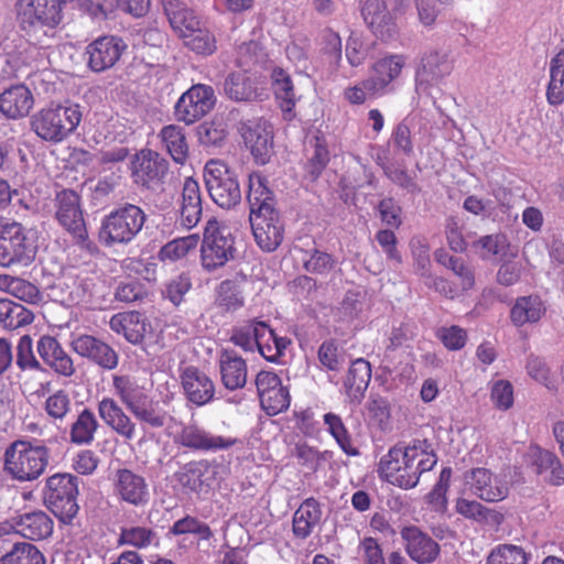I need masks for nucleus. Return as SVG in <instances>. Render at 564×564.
Segmentation results:
<instances>
[{
    "label": "nucleus",
    "instance_id": "nucleus-13",
    "mask_svg": "<svg viewBox=\"0 0 564 564\" xmlns=\"http://www.w3.org/2000/svg\"><path fill=\"white\" fill-rule=\"evenodd\" d=\"M361 15L373 35L383 42L397 37L399 29L395 17L389 11L384 0H366L361 7Z\"/></svg>",
    "mask_w": 564,
    "mask_h": 564
},
{
    "label": "nucleus",
    "instance_id": "nucleus-12",
    "mask_svg": "<svg viewBox=\"0 0 564 564\" xmlns=\"http://www.w3.org/2000/svg\"><path fill=\"white\" fill-rule=\"evenodd\" d=\"M175 442L183 447L202 451L218 452L226 451L238 443L236 437L217 435L197 424L184 425L176 435Z\"/></svg>",
    "mask_w": 564,
    "mask_h": 564
},
{
    "label": "nucleus",
    "instance_id": "nucleus-46",
    "mask_svg": "<svg viewBox=\"0 0 564 564\" xmlns=\"http://www.w3.org/2000/svg\"><path fill=\"white\" fill-rule=\"evenodd\" d=\"M435 259L438 263L451 269L456 275L460 278L463 290H469L474 286V274L465 264V261L462 257L449 253L447 249H436Z\"/></svg>",
    "mask_w": 564,
    "mask_h": 564
},
{
    "label": "nucleus",
    "instance_id": "nucleus-23",
    "mask_svg": "<svg viewBox=\"0 0 564 564\" xmlns=\"http://www.w3.org/2000/svg\"><path fill=\"white\" fill-rule=\"evenodd\" d=\"M252 234L258 247H280L284 237V227L279 212L272 214L250 216Z\"/></svg>",
    "mask_w": 564,
    "mask_h": 564
},
{
    "label": "nucleus",
    "instance_id": "nucleus-14",
    "mask_svg": "<svg viewBox=\"0 0 564 564\" xmlns=\"http://www.w3.org/2000/svg\"><path fill=\"white\" fill-rule=\"evenodd\" d=\"M70 347L77 355L105 370H113L118 366L119 356L116 350L95 336L86 334L75 336Z\"/></svg>",
    "mask_w": 564,
    "mask_h": 564
},
{
    "label": "nucleus",
    "instance_id": "nucleus-48",
    "mask_svg": "<svg viewBox=\"0 0 564 564\" xmlns=\"http://www.w3.org/2000/svg\"><path fill=\"white\" fill-rule=\"evenodd\" d=\"M323 419L328 432L336 440L343 452L349 456H357L359 451L352 446L350 435L340 416L334 413H326Z\"/></svg>",
    "mask_w": 564,
    "mask_h": 564
},
{
    "label": "nucleus",
    "instance_id": "nucleus-40",
    "mask_svg": "<svg viewBox=\"0 0 564 564\" xmlns=\"http://www.w3.org/2000/svg\"><path fill=\"white\" fill-rule=\"evenodd\" d=\"M34 321V314L20 303L9 299H0V324L7 329H18L30 325Z\"/></svg>",
    "mask_w": 564,
    "mask_h": 564
},
{
    "label": "nucleus",
    "instance_id": "nucleus-57",
    "mask_svg": "<svg viewBox=\"0 0 564 564\" xmlns=\"http://www.w3.org/2000/svg\"><path fill=\"white\" fill-rule=\"evenodd\" d=\"M198 135L205 145H219L227 137L226 123L221 119L205 121L198 128Z\"/></svg>",
    "mask_w": 564,
    "mask_h": 564
},
{
    "label": "nucleus",
    "instance_id": "nucleus-11",
    "mask_svg": "<svg viewBox=\"0 0 564 564\" xmlns=\"http://www.w3.org/2000/svg\"><path fill=\"white\" fill-rule=\"evenodd\" d=\"M240 133L254 161L268 163L273 150L272 126L263 119L248 120L241 124Z\"/></svg>",
    "mask_w": 564,
    "mask_h": 564
},
{
    "label": "nucleus",
    "instance_id": "nucleus-55",
    "mask_svg": "<svg viewBox=\"0 0 564 564\" xmlns=\"http://www.w3.org/2000/svg\"><path fill=\"white\" fill-rule=\"evenodd\" d=\"M366 78L356 85L348 86L343 91L344 99L352 106L364 105L368 99L381 96L378 89Z\"/></svg>",
    "mask_w": 564,
    "mask_h": 564
},
{
    "label": "nucleus",
    "instance_id": "nucleus-58",
    "mask_svg": "<svg viewBox=\"0 0 564 564\" xmlns=\"http://www.w3.org/2000/svg\"><path fill=\"white\" fill-rule=\"evenodd\" d=\"M36 256V249H0V265L3 268H24Z\"/></svg>",
    "mask_w": 564,
    "mask_h": 564
},
{
    "label": "nucleus",
    "instance_id": "nucleus-43",
    "mask_svg": "<svg viewBox=\"0 0 564 564\" xmlns=\"http://www.w3.org/2000/svg\"><path fill=\"white\" fill-rule=\"evenodd\" d=\"M405 446L395 445L380 458L378 465L379 477L394 486V478L399 477L405 470Z\"/></svg>",
    "mask_w": 564,
    "mask_h": 564
},
{
    "label": "nucleus",
    "instance_id": "nucleus-6",
    "mask_svg": "<svg viewBox=\"0 0 564 564\" xmlns=\"http://www.w3.org/2000/svg\"><path fill=\"white\" fill-rule=\"evenodd\" d=\"M144 220V212L139 206L128 204L104 218L99 240L104 243H128L142 229Z\"/></svg>",
    "mask_w": 564,
    "mask_h": 564
},
{
    "label": "nucleus",
    "instance_id": "nucleus-32",
    "mask_svg": "<svg viewBox=\"0 0 564 564\" xmlns=\"http://www.w3.org/2000/svg\"><path fill=\"white\" fill-rule=\"evenodd\" d=\"M370 380V362L364 358L354 360L344 380V388L351 401L361 402Z\"/></svg>",
    "mask_w": 564,
    "mask_h": 564
},
{
    "label": "nucleus",
    "instance_id": "nucleus-47",
    "mask_svg": "<svg viewBox=\"0 0 564 564\" xmlns=\"http://www.w3.org/2000/svg\"><path fill=\"white\" fill-rule=\"evenodd\" d=\"M156 261L149 250L143 251L139 257H130L123 260L122 269L128 274H137L145 281L151 282L156 279Z\"/></svg>",
    "mask_w": 564,
    "mask_h": 564
},
{
    "label": "nucleus",
    "instance_id": "nucleus-18",
    "mask_svg": "<svg viewBox=\"0 0 564 564\" xmlns=\"http://www.w3.org/2000/svg\"><path fill=\"white\" fill-rule=\"evenodd\" d=\"M469 490L478 498L495 502L508 496V487L496 475L486 468H473L465 474Z\"/></svg>",
    "mask_w": 564,
    "mask_h": 564
},
{
    "label": "nucleus",
    "instance_id": "nucleus-19",
    "mask_svg": "<svg viewBox=\"0 0 564 564\" xmlns=\"http://www.w3.org/2000/svg\"><path fill=\"white\" fill-rule=\"evenodd\" d=\"M34 106V97L24 84H15L0 93V112L10 120L29 116Z\"/></svg>",
    "mask_w": 564,
    "mask_h": 564
},
{
    "label": "nucleus",
    "instance_id": "nucleus-3",
    "mask_svg": "<svg viewBox=\"0 0 564 564\" xmlns=\"http://www.w3.org/2000/svg\"><path fill=\"white\" fill-rule=\"evenodd\" d=\"M78 477L72 474H55L46 479L43 490L44 505L63 523H70L79 506Z\"/></svg>",
    "mask_w": 564,
    "mask_h": 564
},
{
    "label": "nucleus",
    "instance_id": "nucleus-61",
    "mask_svg": "<svg viewBox=\"0 0 564 564\" xmlns=\"http://www.w3.org/2000/svg\"><path fill=\"white\" fill-rule=\"evenodd\" d=\"M17 366L22 370H40L41 364L33 352V341L29 335H23L17 347Z\"/></svg>",
    "mask_w": 564,
    "mask_h": 564
},
{
    "label": "nucleus",
    "instance_id": "nucleus-29",
    "mask_svg": "<svg viewBox=\"0 0 564 564\" xmlns=\"http://www.w3.org/2000/svg\"><path fill=\"white\" fill-rule=\"evenodd\" d=\"M321 503L314 498L305 499L293 513L292 532L295 538L305 540L319 524L322 519Z\"/></svg>",
    "mask_w": 564,
    "mask_h": 564
},
{
    "label": "nucleus",
    "instance_id": "nucleus-21",
    "mask_svg": "<svg viewBox=\"0 0 564 564\" xmlns=\"http://www.w3.org/2000/svg\"><path fill=\"white\" fill-rule=\"evenodd\" d=\"M37 352L45 365L57 375L69 378L75 373L76 369L72 357L55 337L42 336L37 341Z\"/></svg>",
    "mask_w": 564,
    "mask_h": 564
},
{
    "label": "nucleus",
    "instance_id": "nucleus-4",
    "mask_svg": "<svg viewBox=\"0 0 564 564\" xmlns=\"http://www.w3.org/2000/svg\"><path fill=\"white\" fill-rule=\"evenodd\" d=\"M112 384L121 402L138 420L152 427H162L165 424V415L154 409L151 398L135 379L113 376Z\"/></svg>",
    "mask_w": 564,
    "mask_h": 564
},
{
    "label": "nucleus",
    "instance_id": "nucleus-56",
    "mask_svg": "<svg viewBox=\"0 0 564 564\" xmlns=\"http://www.w3.org/2000/svg\"><path fill=\"white\" fill-rule=\"evenodd\" d=\"M329 151L323 137H315L314 151L306 164L307 172L317 178L329 162Z\"/></svg>",
    "mask_w": 564,
    "mask_h": 564
},
{
    "label": "nucleus",
    "instance_id": "nucleus-17",
    "mask_svg": "<svg viewBox=\"0 0 564 564\" xmlns=\"http://www.w3.org/2000/svg\"><path fill=\"white\" fill-rule=\"evenodd\" d=\"M406 554L419 564L434 562L441 552L440 545L416 525L403 527L400 531Z\"/></svg>",
    "mask_w": 564,
    "mask_h": 564
},
{
    "label": "nucleus",
    "instance_id": "nucleus-15",
    "mask_svg": "<svg viewBox=\"0 0 564 564\" xmlns=\"http://www.w3.org/2000/svg\"><path fill=\"white\" fill-rule=\"evenodd\" d=\"M3 525L9 530L32 541L45 540L52 535L54 522L52 518L43 510H32L17 514Z\"/></svg>",
    "mask_w": 564,
    "mask_h": 564
},
{
    "label": "nucleus",
    "instance_id": "nucleus-53",
    "mask_svg": "<svg viewBox=\"0 0 564 564\" xmlns=\"http://www.w3.org/2000/svg\"><path fill=\"white\" fill-rule=\"evenodd\" d=\"M261 408L269 415H276L290 406V393L286 387L282 384L274 390L264 393L259 398Z\"/></svg>",
    "mask_w": 564,
    "mask_h": 564
},
{
    "label": "nucleus",
    "instance_id": "nucleus-27",
    "mask_svg": "<svg viewBox=\"0 0 564 564\" xmlns=\"http://www.w3.org/2000/svg\"><path fill=\"white\" fill-rule=\"evenodd\" d=\"M202 213L199 184L193 177H186L183 183L180 200V220L182 226L188 229L195 227L202 218Z\"/></svg>",
    "mask_w": 564,
    "mask_h": 564
},
{
    "label": "nucleus",
    "instance_id": "nucleus-38",
    "mask_svg": "<svg viewBox=\"0 0 564 564\" xmlns=\"http://www.w3.org/2000/svg\"><path fill=\"white\" fill-rule=\"evenodd\" d=\"M160 138L173 161L184 164L188 158V144L183 128L176 124L165 126Z\"/></svg>",
    "mask_w": 564,
    "mask_h": 564
},
{
    "label": "nucleus",
    "instance_id": "nucleus-54",
    "mask_svg": "<svg viewBox=\"0 0 564 564\" xmlns=\"http://www.w3.org/2000/svg\"><path fill=\"white\" fill-rule=\"evenodd\" d=\"M423 73L431 79H441L451 74L453 66L447 55L438 52H430L422 58Z\"/></svg>",
    "mask_w": 564,
    "mask_h": 564
},
{
    "label": "nucleus",
    "instance_id": "nucleus-51",
    "mask_svg": "<svg viewBox=\"0 0 564 564\" xmlns=\"http://www.w3.org/2000/svg\"><path fill=\"white\" fill-rule=\"evenodd\" d=\"M527 552L513 544H500L491 550L487 564H527Z\"/></svg>",
    "mask_w": 564,
    "mask_h": 564
},
{
    "label": "nucleus",
    "instance_id": "nucleus-34",
    "mask_svg": "<svg viewBox=\"0 0 564 564\" xmlns=\"http://www.w3.org/2000/svg\"><path fill=\"white\" fill-rule=\"evenodd\" d=\"M89 4L88 9L93 15L99 14L106 18L109 13L120 9L135 18L147 14L150 0H86Z\"/></svg>",
    "mask_w": 564,
    "mask_h": 564
},
{
    "label": "nucleus",
    "instance_id": "nucleus-22",
    "mask_svg": "<svg viewBox=\"0 0 564 564\" xmlns=\"http://www.w3.org/2000/svg\"><path fill=\"white\" fill-rule=\"evenodd\" d=\"M270 80L271 89L283 118L292 120L295 117L294 109L297 98L291 75L284 68L275 66L271 70Z\"/></svg>",
    "mask_w": 564,
    "mask_h": 564
},
{
    "label": "nucleus",
    "instance_id": "nucleus-62",
    "mask_svg": "<svg viewBox=\"0 0 564 564\" xmlns=\"http://www.w3.org/2000/svg\"><path fill=\"white\" fill-rule=\"evenodd\" d=\"M436 337L449 350L462 349L467 341V332L456 325L442 326L436 330Z\"/></svg>",
    "mask_w": 564,
    "mask_h": 564
},
{
    "label": "nucleus",
    "instance_id": "nucleus-52",
    "mask_svg": "<svg viewBox=\"0 0 564 564\" xmlns=\"http://www.w3.org/2000/svg\"><path fill=\"white\" fill-rule=\"evenodd\" d=\"M115 300L126 304L141 303L148 297L147 286L137 280L121 281L115 290Z\"/></svg>",
    "mask_w": 564,
    "mask_h": 564
},
{
    "label": "nucleus",
    "instance_id": "nucleus-30",
    "mask_svg": "<svg viewBox=\"0 0 564 564\" xmlns=\"http://www.w3.org/2000/svg\"><path fill=\"white\" fill-rule=\"evenodd\" d=\"M164 14L173 31L182 37L200 24V20L194 10L181 0H161Z\"/></svg>",
    "mask_w": 564,
    "mask_h": 564
},
{
    "label": "nucleus",
    "instance_id": "nucleus-31",
    "mask_svg": "<svg viewBox=\"0 0 564 564\" xmlns=\"http://www.w3.org/2000/svg\"><path fill=\"white\" fill-rule=\"evenodd\" d=\"M221 382L228 390H237L247 382V364L235 351L223 350L219 357Z\"/></svg>",
    "mask_w": 564,
    "mask_h": 564
},
{
    "label": "nucleus",
    "instance_id": "nucleus-36",
    "mask_svg": "<svg viewBox=\"0 0 564 564\" xmlns=\"http://www.w3.org/2000/svg\"><path fill=\"white\" fill-rule=\"evenodd\" d=\"M98 427L95 413L84 408L70 424L69 441L75 445H89L94 442Z\"/></svg>",
    "mask_w": 564,
    "mask_h": 564
},
{
    "label": "nucleus",
    "instance_id": "nucleus-64",
    "mask_svg": "<svg viewBox=\"0 0 564 564\" xmlns=\"http://www.w3.org/2000/svg\"><path fill=\"white\" fill-rule=\"evenodd\" d=\"M304 267L307 271L323 273L333 267V258L319 249H306L303 257Z\"/></svg>",
    "mask_w": 564,
    "mask_h": 564
},
{
    "label": "nucleus",
    "instance_id": "nucleus-41",
    "mask_svg": "<svg viewBox=\"0 0 564 564\" xmlns=\"http://www.w3.org/2000/svg\"><path fill=\"white\" fill-rule=\"evenodd\" d=\"M214 304L221 312H236L245 305L243 292L234 280H224L215 289Z\"/></svg>",
    "mask_w": 564,
    "mask_h": 564
},
{
    "label": "nucleus",
    "instance_id": "nucleus-10",
    "mask_svg": "<svg viewBox=\"0 0 564 564\" xmlns=\"http://www.w3.org/2000/svg\"><path fill=\"white\" fill-rule=\"evenodd\" d=\"M169 171L167 161L158 152L143 149L131 161V176L137 185L155 188L163 183Z\"/></svg>",
    "mask_w": 564,
    "mask_h": 564
},
{
    "label": "nucleus",
    "instance_id": "nucleus-33",
    "mask_svg": "<svg viewBox=\"0 0 564 564\" xmlns=\"http://www.w3.org/2000/svg\"><path fill=\"white\" fill-rule=\"evenodd\" d=\"M111 330L122 334L131 344H140L147 333V323L139 312L115 314L109 322Z\"/></svg>",
    "mask_w": 564,
    "mask_h": 564
},
{
    "label": "nucleus",
    "instance_id": "nucleus-2",
    "mask_svg": "<svg viewBox=\"0 0 564 564\" xmlns=\"http://www.w3.org/2000/svg\"><path fill=\"white\" fill-rule=\"evenodd\" d=\"M48 458L50 451L45 445L17 441L6 451L4 470L18 481H33L44 473Z\"/></svg>",
    "mask_w": 564,
    "mask_h": 564
},
{
    "label": "nucleus",
    "instance_id": "nucleus-44",
    "mask_svg": "<svg viewBox=\"0 0 564 564\" xmlns=\"http://www.w3.org/2000/svg\"><path fill=\"white\" fill-rule=\"evenodd\" d=\"M181 39H183L184 45L197 55L210 56L217 51L215 35L208 29L202 28L200 24Z\"/></svg>",
    "mask_w": 564,
    "mask_h": 564
},
{
    "label": "nucleus",
    "instance_id": "nucleus-60",
    "mask_svg": "<svg viewBox=\"0 0 564 564\" xmlns=\"http://www.w3.org/2000/svg\"><path fill=\"white\" fill-rule=\"evenodd\" d=\"M204 473L198 463L192 462L184 465L178 473L176 479L183 488L194 492H199L203 488Z\"/></svg>",
    "mask_w": 564,
    "mask_h": 564
},
{
    "label": "nucleus",
    "instance_id": "nucleus-26",
    "mask_svg": "<svg viewBox=\"0 0 564 564\" xmlns=\"http://www.w3.org/2000/svg\"><path fill=\"white\" fill-rule=\"evenodd\" d=\"M182 386L187 399L196 404L208 403L215 393L213 381L196 367H186L181 376Z\"/></svg>",
    "mask_w": 564,
    "mask_h": 564
},
{
    "label": "nucleus",
    "instance_id": "nucleus-24",
    "mask_svg": "<svg viewBox=\"0 0 564 564\" xmlns=\"http://www.w3.org/2000/svg\"><path fill=\"white\" fill-rule=\"evenodd\" d=\"M405 66V56L402 54H387L377 59L370 67L372 76L370 84L383 95L389 86L397 80Z\"/></svg>",
    "mask_w": 564,
    "mask_h": 564
},
{
    "label": "nucleus",
    "instance_id": "nucleus-42",
    "mask_svg": "<svg viewBox=\"0 0 564 564\" xmlns=\"http://www.w3.org/2000/svg\"><path fill=\"white\" fill-rule=\"evenodd\" d=\"M224 88L231 100L251 101L258 97L253 80L242 72L230 73L225 79Z\"/></svg>",
    "mask_w": 564,
    "mask_h": 564
},
{
    "label": "nucleus",
    "instance_id": "nucleus-37",
    "mask_svg": "<svg viewBox=\"0 0 564 564\" xmlns=\"http://www.w3.org/2000/svg\"><path fill=\"white\" fill-rule=\"evenodd\" d=\"M545 96L551 106L564 102V47L550 61V80Z\"/></svg>",
    "mask_w": 564,
    "mask_h": 564
},
{
    "label": "nucleus",
    "instance_id": "nucleus-49",
    "mask_svg": "<svg viewBox=\"0 0 564 564\" xmlns=\"http://www.w3.org/2000/svg\"><path fill=\"white\" fill-rule=\"evenodd\" d=\"M44 411L53 422H64L72 412V400L65 390H57L44 402Z\"/></svg>",
    "mask_w": 564,
    "mask_h": 564
},
{
    "label": "nucleus",
    "instance_id": "nucleus-50",
    "mask_svg": "<svg viewBox=\"0 0 564 564\" xmlns=\"http://www.w3.org/2000/svg\"><path fill=\"white\" fill-rule=\"evenodd\" d=\"M234 236L230 228L212 218L207 221L202 247H232Z\"/></svg>",
    "mask_w": 564,
    "mask_h": 564
},
{
    "label": "nucleus",
    "instance_id": "nucleus-1",
    "mask_svg": "<svg viewBox=\"0 0 564 564\" xmlns=\"http://www.w3.org/2000/svg\"><path fill=\"white\" fill-rule=\"evenodd\" d=\"M80 121L82 111L78 105H56L36 111L30 119V127L40 139L58 143L74 132Z\"/></svg>",
    "mask_w": 564,
    "mask_h": 564
},
{
    "label": "nucleus",
    "instance_id": "nucleus-63",
    "mask_svg": "<svg viewBox=\"0 0 564 564\" xmlns=\"http://www.w3.org/2000/svg\"><path fill=\"white\" fill-rule=\"evenodd\" d=\"M0 242L11 247H26V235L21 224L0 218Z\"/></svg>",
    "mask_w": 564,
    "mask_h": 564
},
{
    "label": "nucleus",
    "instance_id": "nucleus-25",
    "mask_svg": "<svg viewBox=\"0 0 564 564\" xmlns=\"http://www.w3.org/2000/svg\"><path fill=\"white\" fill-rule=\"evenodd\" d=\"M247 199L250 206V216L270 215L276 209L275 197L268 186V180L258 172L249 174Z\"/></svg>",
    "mask_w": 564,
    "mask_h": 564
},
{
    "label": "nucleus",
    "instance_id": "nucleus-45",
    "mask_svg": "<svg viewBox=\"0 0 564 564\" xmlns=\"http://www.w3.org/2000/svg\"><path fill=\"white\" fill-rule=\"evenodd\" d=\"M0 564H45V558L34 544L19 542L0 557Z\"/></svg>",
    "mask_w": 564,
    "mask_h": 564
},
{
    "label": "nucleus",
    "instance_id": "nucleus-59",
    "mask_svg": "<svg viewBox=\"0 0 564 564\" xmlns=\"http://www.w3.org/2000/svg\"><path fill=\"white\" fill-rule=\"evenodd\" d=\"M154 535L151 529L144 527L122 528L118 542L142 549L152 543Z\"/></svg>",
    "mask_w": 564,
    "mask_h": 564
},
{
    "label": "nucleus",
    "instance_id": "nucleus-7",
    "mask_svg": "<svg viewBox=\"0 0 564 564\" xmlns=\"http://www.w3.org/2000/svg\"><path fill=\"white\" fill-rule=\"evenodd\" d=\"M437 463L432 445L426 440H414L405 446V470L394 478V486L401 489H412L420 480L423 473L433 469Z\"/></svg>",
    "mask_w": 564,
    "mask_h": 564
},
{
    "label": "nucleus",
    "instance_id": "nucleus-20",
    "mask_svg": "<svg viewBox=\"0 0 564 564\" xmlns=\"http://www.w3.org/2000/svg\"><path fill=\"white\" fill-rule=\"evenodd\" d=\"M115 488L120 499L132 506H144L149 501V486L144 477L131 469L117 470Z\"/></svg>",
    "mask_w": 564,
    "mask_h": 564
},
{
    "label": "nucleus",
    "instance_id": "nucleus-16",
    "mask_svg": "<svg viewBox=\"0 0 564 564\" xmlns=\"http://www.w3.org/2000/svg\"><path fill=\"white\" fill-rule=\"evenodd\" d=\"M126 47L123 40L118 36H100L86 48L88 66L94 72L109 69L117 64Z\"/></svg>",
    "mask_w": 564,
    "mask_h": 564
},
{
    "label": "nucleus",
    "instance_id": "nucleus-9",
    "mask_svg": "<svg viewBox=\"0 0 564 564\" xmlns=\"http://www.w3.org/2000/svg\"><path fill=\"white\" fill-rule=\"evenodd\" d=\"M216 96L212 86L197 84L186 90L175 105V118L192 124L206 116L215 106Z\"/></svg>",
    "mask_w": 564,
    "mask_h": 564
},
{
    "label": "nucleus",
    "instance_id": "nucleus-39",
    "mask_svg": "<svg viewBox=\"0 0 564 564\" xmlns=\"http://www.w3.org/2000/svg\"><path fill=\"white\" fill-rule=\"evenodd\" d=\"M272 329L268 324L252 321L247 325L234 329L230 340L246 351H253L262 337H271Z\"/></svg>",
    "mask_w": 564,
    "mask_h": 564
},
{
    "label": "nucleus",
    "instance_id": "nucleus-5",
    "mask_svg": "<svg viewBox=\"0 0 564 564\" xmlns=\"http://www.w3.org/2000/svg\"><path fill=\"white\" fill-rule=\"evenodd\" d=\"M204 181L209 197L220 208L230 209L241 202L238 177L224 162L208 161L204 170Z\"/></svg>",
    "mask_w": 564,
    "mask_h": 564
},
{
    "label": "nucleus",
    "instance_id": "nucleus-8",
    "mask_svg": "<svg viewBox=\"0 0 564 564\" xmlns=\"http://www.w3.org/2000/svg\"><path fill=\"white\" fill-rule=\"evenodd\" d=\"M55 217L58 224L72 236L74 243L89 240L88 230L80 206V196L73 189H63L55 197Z\"/></svg>",
    "mask_w": 564,
    "mask_h": 564
},
{
    "label": "nucleus",
    "instance_id": "nucleus-35",
    "mask_svg": "<svg viewBox=\"0 0 564 564\" xmlns=\"http://www.w3.org/2000/svg\"><path fill=\"white\" fill-rule=\"evenodd\" d=\"M545 306L538 295H528L517 299L510 312L511 322L516 326L536 323L545 314Z\"/></svg>",
    "mask_w": 564,
    "mask_h": 564
},
{
    "label": "nucleus",
    "instance_id": "nucleus-28",
    "mask_svg": "<svg viewBox=\"0 0 564 564\" xmlns=\"http://www.w3.org/2000/svg\"><path fill=\"white\" fill-rule=\"evenodd\" d=\"M98 413L101 420L118 435L128 441L134 438L135 423L113 399L104 398L98 403Z\"/></svg>",
    "mask_w": 564,
    "mask_h": 564
}]
</instances>
